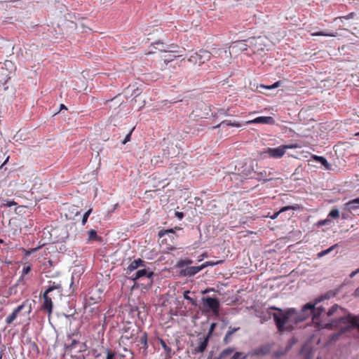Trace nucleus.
I'll return each instance as SVG.
<instances>
[{
    "instance_id": "a878e982",
    "label": "nucleus",
    "mask_w": 359,
    "mask_h": 359,
    "mask_svg": "<svg viewBox=\"0 0 359 359\" xmlns=\"http://www.w3.org/2000/svg\"><path fill=\"white\" fill-rule=\"evenodd\" d=\"M192 263L193 261L190 259H180L176 264V267L182 269L184 266H189Z\"/></svg>"
},
{
    "instance_id": "6e6d98bb",
    "label": "nucleus",
    "mask_w": 359,
    "mask_h": 359,
    "mask_svg": "<svg viewBox=\"0 0 359 359\" xmlns=\"http://www.w3.org/2000/svg\"><path fill=\"white\" fill-rule=\"evenodd\" d=\"M358 273V271H353L351 273L350 277L353 278L356 274Z\"/></svg>"
},
{
    "instance_id": "052dcab7",
    "label": "nucleus",
    "mask_w": 359,
    "mask_h": 359,
    "mask_svg": "<svg viewBox=\"0 0 359 359\" xmlns=\"http://www.w3.org/2000/svg\"><path fill=\"white\" fill-rule=\"evenodd\" d=\"M325 223V222L320 221L318 222V225H323Z\"/></svg>"
},
{
    "instance_id": "7ed1b4c3",
    "label": "nucleus",
    "mask_w": 359,
    "mask_h": 359,
    "mask_svg": "<svg viewBox=\"0 0 359 359\" xmlns=\"http://www.w3.org/2000/svg\"><path fill=\"white\" fill-rule=\"evenodd\" d=\"M54 290H57V294L61 295L62 291L61 285L53 283L52 285H50L48 287L43 294V303L41 306V309L46 311L49 317L51 316L53 312V304L52 298L48 294Z\"/></svg>"
},
{
    "instance_id": "49530a36",
    "label": "nucleus",
    "mask_w": 359,
    "mask_h": 359,
    "mask_svg": "<svg viewBox=\"0 0 359 359\" xmlns=\"http://www.w3.org/2000/svg\"><path fill=\"white\" fill-rule=\"evenodd\" d=\"M241 355H242V353H241V352H236L233 355V356L231 358V359H238Z\"/></svg>"
},
{
    "instance_id": "5fc2aeb1",
    "label": "nucleus",
    "mask_w": 359,
    "mask_h": 359,
    "mask_svg": "<svg viewBox=\"0 0 359 359\" xmlns=\"http://www.w3.org/2000/svg\"><path fill=\"white\" fill-rule=\"evenodd\" d=\"M140 93V90L139 88L134 90V94L135 96L138 95Z\"/></svg>"
},
{
    "instance_id": "0e129e2a",
    "label": "nucleus",
    "mask_w": 359,
    "mask_h": 359,
    "mask_svg": "<svg viewBox=\"0 0 359 359\" xmlns=\"http://www.w3.org/2000/svg\"><path fill=\"white\" fill-rule=\"evenodd\" d=\"M355 271H358V273H359V268L355 270Z\"/></svg>"
},
{
    "instance_id": "393cba45",
    "label": "nucleus",
    "mask_w": 359,
    "mask_h": 359,
    "mask_svg": "<svg viewBox=\"0 0 359 359\" xmlns=\"http://www.w3.org/2000/svg\"><path fill=\"white\" fill-rule=\"evenodd\" d=\"M338 247H339V244L336 243V244L332 245L331 247H330L329 248H327L325 250H322L321 252H319L317 254V256L319 258L323 257V256L327 255L329 253H330L331 252H332L334 249L337 248Z\"/></svg>"
},
{
    "instance_id": "774afa93",
    "label": "nucleus",
    "mask_w": 359,
    "mask_h": 359,
    "mask_svg": "<svg viewBox=\"0 0 359 359\" xmlns=\"http://www.w3.org/2000/svg\"><path fill=\"white\" fill-rule=\"evenodd\" d=\"M293 344H294V341H292V343L290 344V346H292Z\"/></svg>"
},
{
    "instance_id": "f3484780",
    "label": "nucleus",
    "mask_w": 359,
    "mask_h": 359,
    "mask_svg": "<svg viewBox=\"0 0 359 359\" xmlns=\"http://www.w3.org/2000/svg\"><path fill=\"white\" fill-rule=\"evenodd\" d=\"M316 163L320 164L319 167L325 170H330L332 169V164L323 156L316 155Z\"/></svg>"
},
{
    "instance_id": "f8f14e48",
    "label": "nucleus",
    "mask_w": 359,
    "mask_h": 359,
    "mask_svg": "<svg viewBox=\"0 0 359 359\" xmlns=\"http://www.w3.org/2000/svg\"><path fill=\"white\" fill-rule=\"evenodd\" d=\"M232 51L234 53L248 51L249 46L247 40L236 41L233 42L231 46Z\"/></svg>"
},
{
    "instance_id": "6e6552de",
    "label": "nucleus",
    "mask_w": 359,
    "mask_h": 359,
    "mask_svg": "<svg viewBox=\"0 0 359 359\" xmlns=\"http://www.w3.org/2000/svg\"><path fill=\"white\" fill-rule=\"evenodd\" d=\"M203 302L204 306L208 308V311H212L216 316L219 315L220 304L218 299L207 297L203 298Z\"/></svg>"
},
{
    "instance_id": "b1692460",
    "label": "nucleus",
    "mask_w": 359,
    "mask_h": 359,
    "mask_svg": "<svg viewBox=\"0 0 359 359\" xmlns=\"http://www.w3.org/2000/svg\"><path fill=\"white\" fill-rule=\"evenodd\" d=\"M159 342L162 346V348L164 349V351L165 353V355L167 358H170L172 356V349L170 347L168 346L165 341L162 339H159Z\"/></svg>"
},
{
    "instance_id": "f704fd0d",
    "label": "nucleus",
    "mask_w": 359,
    "mask_h": 359,
    "mask_svg": "<svg viewBox=\"0 0 359 359\" xmlns=\"http://www.w3.org/2000/svg\"><path fill=\"white\" fill-rule=\"evenodd\" d=\"M98 238L99 237L95 230L91 229L88 231V241L97 240Z\"/></svg>"
},
{
    "instance_id": "4d7b16f0",
    "label": "nucleus",
    "mask_w": 359,
    "mask_h": 359,
    "mask_svg": "<svg viewBox=\"0 0 359 359\" xmlns=\"http://www.w3.org/2000/svg\"><path fill=\"white\" fill-rule=\"evenodd\" d=\"M8 159H9V156H8L6 158V159L5 160V161L2 163V165L0 166V168H2L3 166L8 161Z\"/></svg>"
},
{
    "instance_id": "37998d69",
    "label": "nucleus",
    "mask_w": 359,
    "mask_h": 359,
    "mask_svg": "<svg viewBox=\"0 0 359 359\" xmlns=\"http://www.w3.org/2000/svg\"><path fill=\"white\" fill-rule=\"evenodd\" d=\"M16 205H17V203L15 202L14 201H6V203H4L3 206L12 207V206H14Z\"/></svg>"
},
{
    "instance_id": "338daca9",
    "label": "nucleus",
    "mask_w": 359,
    "mask_h": 359,
    "mask_svg": "<svg viewBox=\"0 0 359 359\" xmlns=\"http://www.w3.org/2000/svg\"><path fill=\"white\" fill-rule=\"evenodd\" d=\"M293 344H294V341H292V343L290 344V346H292Z\"/></svg>"
},
{
    "instance_id": "ddd939ff",
    "label": "nucleus",
    "mask_w": 359,
    "mask_h": 359,
    "mask_svg": "<svg viewBox=\"0 0 359 359\" xmlns=\"http://www.w3.org/2000/svg\"><path fill=\"white\" fill-rule=\"evenodd\" d=\"M300 354L304 359H311L313 357V346L311 340L306 342L302 348Z\"/></svg>"
},
{
    "instance_id": "79ce46f5",
    "label": "nucleus",
    "mask_w": 359,
    "mask_h": 359,
    "mask_svg": "<svg viewBox=\"0 0 359 359\" xmlns=\"http://www.w3.org/2000/svg\"><path fill=\"white\" fill-rule=\"evenodd\" d=\"M239 330V327H236V328H231V327H229V330L226 333V334H227V337H231L232 334L234 332H236L237 330Z\"/></svg>"
},
{
    "instance_id": "9d476101",
    "label": "nucleus",
    "mask_w": 359,
    "mask_h": 359,
    "mask_svg": "<svg viewBox=\"0 0 359 359\" xmlns=\"http://www.w3.org/2000/svg\"><path fill=\"white\" fill-rule=\"evenodd\" d=\"M86 349L85 343H80L76 339H72V342L65 348V353H81Z\"/></svg>"
},
{
    "instance_id": "2eb2a0df",
    "label": "nucleus",
    "mask_w": 359,
    "mask_h": 359,
    "mask_svg": "<svg viewBox=\"0 0 359 359\" xmlns=\"http://www.w3.org/2000/svg\"><path fill=\"white\" fill-rule=\"evenodd\" d=\"M274 120L271 116H259L253 120H250L246 122L247 124L251 123H263V124H271L273 123Z\"/></svg>"
},
{
    "instance_id": "09e8293b",
    "label": "nucleus",
    "mask_w": 359,
    "mask_h": 359,
    "mask_svg": "<svg viewBox=\"0 0 359 359\" xmlns=\"http://www.w3.org/2000/svg\"><path fill=\"white\" fill-rule=\"evenodd\" d=\"M215 323H212L211 325L210 329L209 332H208V334L207 335V336H209V337H210V335H211V334H212V331H213V330L215 328Z\"/></svg>"
},
{
    "instance_id": "cd10ccee",
    "label": "nucleus",
    "mask_w": 359,
    "mask_h": 359,
    "mask_svg": "<svg viewBox=\"0 0 359 359\" xmlns=\"http://www.w3.org/2000/svg\"><path fill=\"white\" fill-rule=\"evenodd\" d=\"M253 168L252 166L246 167L242 170V174L245 177H249L250 178H254L255 176H252L253 173Z\"/></svg>"
},
{
    "instance_id": "5701e85b",
    "label": "nucleus",
    "mask_w": 359,
    "mask_h": 359,
    "mask_svg": "<svg viewBox=\"0 0 359 359\" xmlns=\"http://www.w3.org/2000/svg\"><path fill=\"white\" fill-rule=\"evenodd\" d=\"M224 124H226V126H229L236 127V128H239L241 126V123H240L239 122L232 121L231 120H224V121H222L219 124H218L215 126H213L212 128L213 129L217 128Z\"/></svg>"
},
{
    "instance_id": "de8ad7c7",
    "label": "nucleus",
    "mask_w": 359,
    "mask_h": 359,
    "mask_svg": "<svg viewBox=\"0 0 359 359\" xmlns=\"http://www.w3.org/2000/svg\"><path fill=\"white\" fill-rule=\"evenodd\" d=\"M175 215L180 219H182L184 217V213L182 212H175Z\"/></svg>"
},
{
    "instance_id": "4c0bfd02",
    "label": "nucleus",
    "mask_w": 359,
    "mask_h": 359,
    "mask_svg": "<svg viewBox=\"0 0 359 359\" xmlns=\"http://www.w3.org/2000/svg\"><path fill=\"white\" fill-rule=\"evenodd\" d=\"M329 216L332 218H337L339 217V211L337 209H332L330 213Z\"/></svg>"
},
{
    "instance_id": "69168bd1",
    "label": "nucleus",
    "mask_w": 359,
    "mask_h": 359,
    "mask_svg": "<svg viewBox=\"0 0 359 359\" xmlns=\"http://www.w3.org/2000/svg\"><path fill=\"white\" fill-rule=\"evenodd\" d=\"M293 344H294V341H292V343L290 344V346H292Z\"/></svg>"
},
{
    "instance_id": "39448f33",
    "label": "nucleus",
    "mask_w": 359,
    "mask_h": 359,
    "mask_svg": "<svg viewBox=\"0 0 359 359\" xmlns=\"http://www.w3.org/2000/svg\"><path fill=\"white\" fill-rule=\"evenodd\" d=\"M297 147V144H283L276 148H267L263 151V154L270 158H280L285 155L287 149H296Z\"/></svg>"
},
{
    "instance_id": "3c124183",
    "label": "nucleus",
    "mask_w": 359,
    "mask_h": 359,
    "mask_svg": "<svg viewBox=\"0 0 359 359\" xmlns=\"http://www.w3.org/2000/svg\"><path fill=\"white\" fill-rule=\"evenodd\" d=\"M231 337H227V334H226L224 338V344H227L230 341Z\"/></svg>"
},
{
    "instance_id": "13d9d810",
    "label": "nucleus",
    "mask_w": 359,
    "mask_h": 359,
    "mask_svg": "<svg viewBox=\"0 0 359 359\" xmlns=\"http://www.w3.org/2000/svg\"><path fill=\"white\" fill-rule=\"evenodd\" d=\"M319 128H320L321 130H322V129H323V128H325V130H327V127H326L325 126H324V125H321V124L320 125Z\"/></svg>"
},
{
    "instance_id": "20e7f679",
    "label": "nucleus",
    "mask_w": 359,
    "mask_h": 359,
    "mask_svg": "<svg viewBox=\"0 0 359 359\" xmlns=\"http://www.w3.org/2000/svg\"><path fill=\"white\" fill-rule=\"evenodd\" d=\"M267 39L264 36L251 37L247 40L248 46L252 54L264 52L266 47Z\"/></svg>"
},
{
    "instance_id": "c03bdc74",
    "label": "nucleus",
    "mask_w": 359,
    "mask_h": 359,
    "mask_svg": "<svg viewBox=\"0 0 359 359\" xmlns=\"http://www.w3.org/2000/svg\"><path fill=\"white\" fill-rule=\"evenodd\" d=\"M131 133L132 131H130L128 134L126 135V136L125 137L124 140L122 142L123 144H126L130 140Z\"/></svg>"
},
{
    "instance_id": "ea45409f",
    "label": "nucleus",
    "mask_w": 359,
    "mask_h": 359,
    "mask_svg": "<svg viewBox=\"0 0 359 359\" xmlns=\"http://www.w3.org/2000/svg\"><path fill=\"white\" fill-rule=\"evenodd\" d=\"M91 211H92V210L90 209L87 212H86L85 214L83 215V218H82V222H81L83 225H84L86 223L88 218L91 213Z\"/></svg>"
},
{
    "instance_id": "bb28decb",
    "label": "nucleus",
    "mask_w": 359,
    "mask_h": 359,
    "mask_svg": "<svg viewBox=\"0 0 359 359\" xmlns=\"http://www.w3.org/2000/svg\"><path fill=\"white\" fill-rule=\"evenodd\" d=\"M78 355H74V353L67 352L65 353V359H85L84 356L81 353H78Z\"/></svg>"
},
{
    "instance_id": "8fccbe9b",
    "label": "nucleus",
    "mask_w": 359,
    "mask_h": 359,
    "mask_svg": "<svg viewBox=\"0 0 359 359\" xmlns=\"http://www.w3.org/2000/svg\"><path fill=\"white\" fill-rule=\"evenodd\" d=\"M278 86H279V83L276 82V83H273L272 86H268L267 88L271 89V88H277V87H278Z\"/></svg>"
},
{
    "instance_id": "6ab92c4d",
    "label": "nucleus",
    "mask_w": 359,
    "mask_h": 359,
    "mask_svg": "<svg viewBox=\"0 0 359 359\" xmlns=\"http://www.w3.org/2000/svg\"><path fill=\"white\" fill-rule=\"evenodd\" d=\"M154 275V273L152 271H148L147 269H143L138 270L136 273L133 274L130 277V278L133 280H136L140 278H142L144 276H147L148 278L152 277Z\"/></svg>"
},
{
    "instance_id": "c85d7f7f",
    "label": "nucleus",
    "mask_w": 359,
    "mask_h": 359,
    "mask_svg": "<svg viewBox=\"0 0 359 359\" xmlns=\"http://www.w3.org/2000/svg\"><path fill=\"white\" fill-rule=\"evenodd\" d=\"M294 209H295V208L293 206H285V207L282 208L278 212L273 213V215L272 216H270V217L272 219H275L278 217V216L279 215L280 213L285 212L286 210H294Z\"/></svg>"
},
{
    "instance_id": "f257e3e1",
    "label": "nucleus",
    "mask_w": 359,
    "mask_h": 359,
    "mask_svg": "<svg viewBox=\"0 0 359 359\" xmlns=\"http://www.w3.org/2000/svg\"><path fill=\"white\" fill-rule=\"evenodd\" d=\"M334 294L332 292L316 298V329H339L346 325H351L350 313L337 304L333 305L328 311L321 306L316 307L317 304L324 299H329Z\"/></svg>"
},
{
    "instance_id": "603ef678",
    "label": "nucleus",
    "mask_w": 359,
    "mask_h": 359,
    "mask_svg": "<svg viewBox=\"0 0 359 359\" xmlns=\"http://www.w3.org/2000/svg\"><path fill=\"white\" fill-rule=\"evenodd\" d=\"M353 295L355 297H359V286L355 289L354 293H353Z\"/></svg>"
},
{
    "instance_id": "9b49d317",
    "label": "nucleus",
    "mask_w": 359,
    "mask_h": 359,
    "mask_svg": "<svg viewBox=\"0 0 359 359\" xmlns=\"http://www.w3.org/2000/svg\"><path fill=\"white\" fill-rule=\"evenodd\" d=\"M218 54V57L221 61H219L218 63H221V65L227 66L231 62V53L229 50L221 48L219 49L217 52Z\"/></svg>"
},
{
    "instance_id": "a18cd8bd",
    "label": "nucleus",
    "mask_w": 359,
    "mask_h": 359,
    "mask_svg": "<svg viewBox=\"0 0 359 359\" xmlns=\"http://www.w3.org/2000/svg\"><path fill=\"white\" fill-rule=\"evenodd\" d=\"M315 35H316V36H334L332 34L325 33V32H316Z\"/></svg>"
},
{
    "instance_id": "680f3d73",
    "label": "nucleus",
    "mask_w": 359,
    "mask_h": 359,
    "mask_svg": "<svg viewBox=\"0 0 359 359\" xmlns=\"http://www.w3.org/2000/svg\"><path fill=\"white\" fill-rule=\"evenodd\" d=\"M4 243V241L0 238V243Z\"/></svg>"
},
{
    "instance_id": "a19ab883",
    "label": "nucleus",
    "mask_w": 359,
    "mask_h": 359,
    "mask_svg": "<svg viewBox=\"0 0 359 359\" xmlns=\"http://www.w3.org/2000/svg\"><path fill=\"white\" fill-rule=\"evenodd\" d=\"M107 357L106 359H114L115 353L110 351L109 349H106Z\"/></svg>"
},
{
    "instance_id": "4be33fe9",
    "label": "nucleus",
    "mask_w": 359,
    "mask_h": 359,
    "mask_svg": "<svg viewBox=\"0 0 359 359\" xmlns=\"http://www.w3.org/2000/svg\"><path fill=\"white\" fill-rule=\"evenodd\" d=\"M348 210H355L359 209V198L353 199L345 204Z\"/></svg>"
},
{
    "instance_id": "a211bd4d",
    "label": "nucleus",
    "mask_w": 359,
    "mask_h": 359,
    "mask_svg": "<svg viewBox=\"0 0 359 359\" xmlns=\"http://www.w3.org/2000/svg\"><path fill=\"white\" fill-rule=\"evenodd\" d=\"M144 264H145L144 261H143L140 258L133 260L128 266V268L126 269V273L130 274V273H132L133 271H135L137 268H139L140 266H144V265H145Z\"/></svg>"
},
{
    "instance_id": "864d4df0",
    "label": "nucleus",
    "mask_w": 359,
    "mask_h": 359,
    "mask_svg": "<svg viewBox=\"0 0 359 359\" xmlns=\"http://www.w3.org/2000/svg\"><path fill=\"white\" fill-rule=\"evenodd\" d=\"M353 15H354V13H351L348 15L342 17V18L348 20V19L352 18Z\"/></svg>"
},
{
    "instance_id": "2f4dec72",
    "label": "nucleus",
    "mask_w": 359,
    "mask_h": 359,
    "mask_svg": "<svg viewBox=\"0 0 359 359\" xmlns=\"http://www.w3.org/2000/svg\"><path fill=\"white\" fill-rule=\"evenodd\" d=\"M255 174L257 175V177H255L259 180H264V181L269 180L268 179H265L268 175L266 170H263L262 172H255Z\"/></svg>"
},
{
    "instance_id": "423d86ee",
    "label": "nucleus",
    "mask_w": 359,
    "mask_h": 359,
    "mask_svg": "<svg viewBox=\"0 0 359 359\" xmlns=\"http://www.w3.org/2000/svg\"><path fill=\"white\" fill-rule=\"evenodd\" d=\"M212 53L205 50H200L198 52L192 53L188 58V61L194 65L201 66L211 58Z\"/></svg>"
},
{
    "instance_id": "412c9836",
    "label": "nucleus",
    "mask_w": 359,
    "mask_h": 359,
    "mask_svg": "<svg viewBox=\"0 0 359 359\" xmlns=\"http://www.w3.org/2000/svg\"><path fill=\"white\" fill-rule=\"evenodd\" d=\"M270 352L269 347L263 346L253 350L252 354L255 355H265Z\"/></svg>"
},
{
    "instance_id": "dca6fc26",
    "label": "nucleus",
    "mask_w": 359,
    "mask_h": 359,
    "mask_svg": "<svg viewBox=\"0 0 359 359\" xmlns=\"http://www.w3.org/2000/svg\"><path fill=\"white\" fill-rule=\"evenodd\" d=\"M209 336H206L203 339L200 338L198 339V346L194 348L195 353H203L208 344Z\"/></svg>"
},
{
    "instance_id": "4468645a",
    "label": "nucleus",
    "mask_w": 359,
    "mask_h": 359,
    "mask_svg": "<svg viewBox=\"0 0 359 359\" xmlns=\"http://www.w3.org/2000/svg\"><path fill=\"white\" fill-rule=\"evenodd\" d=\"M147 337H148L147 333L146 332H144L138 337V340H137V346L140 347V349L143 350V353L144 355L147 354V348H148Z\"/></svg>"
},
{
    "instance_id": "e433bc0d",
    "label": "nucleus",
    "mask_w": 359,
    "mask_h": 359,
    "mask_svg": "<svg viewBox=\"0 0 359 359\" xmlns=\"http://www.w3.org/2000/svg\"><path fill=\"white\" fill-rule=\"evenodd\" d=\"M156 49H158L160 50V49H166V46L163 43V42H161V41H156L154 43H152V45Z\"/></svg>"
},
{
    "instance_id": "bf43d9fd",
    "label": "nucleus",
    "mask_w": 359,
    "mask_h": 359,
    "mask_svg": "<svg viewBox=\"0 0 359 359\" xmlns=\"http://www.w3.org/2000/svg\"><path fill=\"white\" fill-rule=\"evenodd\" d=\"M60 107V109H67V107L63 104H61Z\"/></svg>"
},
{
    "instance_id": "c756f323",
    "label": "nucleus",
    "mask_w": 359,
    "mask_h": 359,
    "mask_svg": "<svg viewBox=\"0 0 359 359\" xmlns=\"http://www.w3.org/2000/svg\"><path fill=\"white\" fill-rule=\"evenodd\" d=\"M175 229L180 230V227H175V229H169L161 230V231H158V236H159V238H162L163 236H164L166 234L174 233Z\"/></svg>"
},
{
    "instance_id": "e2e57ef3",
    "label": "nucleus",
    "mask_w": 359,
    "mask_h": 359,
    "mask_svg": "<svg viewBox=\"0 0 359 359\" xmlns=\"http://www.w3.org/2000/svg\"><path fill=\"white\" fill-rule=\"evenodd\" d=\"M320 2H322V3H323V2H324V1H327V0H320Z\"/></svg>"
},
{
    "instance_id": "aec40b11",
    "label": "nucleus",
    "mask_w": 359,
    "mask_h": 359,
    "mask_svg": "<svg viewBox=\"0 0 359 359\" xmlns=\"http://www.w3.org/2000/svg\"><path fill=\"white\" fill-rule=\"evenodd\" d=\"M349 330H351V326H349V325H346V326L341 327V330H339L337 333H334V334H332L330 335V342L332 343L333 341H337L342 334H344Z\"/></svg>"
},
{
    "instance_id": "1a4fd4ad",
    "label": "nucleus",
    "mask_w": 359,
    "mask_h": 359,
    "mask_svg": "<svg viewBox=\"0 0 359 359\" xmlns=\"http://www.w3.org/2000/svg\"><path fill=\"white\" fill-rule=\"evenodd\" d=\"M209 265H211V264L208 262H206L201 266H188L181 269L180 274L182 276H193Z\"/></svg>"
},
{
    "instance_id": "473e14b6",
    "label": "nucleus",
    "mask_w": 359,
    "mask_h": 359,
    "mask_svg": "<svg viewBox=\"0 0 359 359\" xmlns=\"http://www.w3.org/2000/svg\"><path fill=\"white\" fill-rule=\"evenodd\" d=\"M234 351V348H225L224 349L221 353H220V357L221 358H224V357H226L227 355L231 354Z\"/></svg>"
},
{
    "instance_id": "58836bf2",
    "label": "nucleus",
    "mask_w": 359,
    "mask_h": 359,
    "mask_svg": "<svg viewBox=\"0 0 359 359\" xmlns=\"http://www.w3.org/2000/svg\"><path fill=\"white\" fill-rule=\"evenodd\" d=\"M31 269H32L31 265H28L27 266H25L22 269V271L21 278H23L25 275H27V273H29L30 272Z\"/></svg>"
},
{
    "instance_id": "c9c22d12",
    "label": "nucleus",
    "mask_w": 359,
    "mask_h": 359,
    "mask_svg": "<svg viewBox=\"0 0 359 359\" xmlns=\"http://www.w3.org/2000/svg\"><path fill=\"white\" fill-rule=\"evenodd\" d=\"M40 248V247H38V248H31V249H25V248H22V250L23 252V254L25 255V256H29L31 254L35 252L36 251H37Z\"/></svg>"
},
{
    "instance_id": "72a5a7b5",
    "label": "nucleus",
    "mask_w": 359,
    "mask_h": 359,
    "mask_svg": "<svg viewBox=\"0 0 359 359\" xmlns=\"http://www.w3.org/2000/svg\"><path fill=\"white\" fill-rule=\"evenodd\" d=\"M177 46H175L174 44H171L169 46H166V49H160V51L161 52H169V53H177V51L175 50V48H177Z\"/></svg>"
},
{
    "instance_id": "0eeeda50",
    "label": "nucleus",
    "mask_w": 359,
    "mask_h": 359,
    "mask_svg": "<svg viewBox=\"0 0 359 359\" xmlns=\"http://www.w3.org/2000/svg\"><path fill=\"white\" fill-rule=\"evenodd\" d=\"M25 308H27V313H30L32 311V305L28 299L24 301L22 304L13 309L12 313L6 317L5 320L6 325H11L17 319L18 316Z\"/></svg>"
},
{
    "instance_id": "7c9ffc66",
    "label": "nucleus",
    "mask_w": 359,
    "mask_h": 359,
    "mask_svg": "<svg viewBox=\"0 0 359 359\" xmlns=\"http://www.w3.org/2000/svg\"><path fill=\"white\" fill-rule=\"evenodd\" d=\"M190 293V291L189 290H186L184 292V294H183V297L185 299L188 300L189 302V303L193 305V306H196L197 305V302L195 299L189 296V294Z\"/></svg>"
},
{
    "instance_id": "f03ea898",
    "label": "nucleus",
    "mask_w": 359,
    "mask_h": 359,
    "mask_svg": "<svg viewBox=\"0 0 359 359\" xmlns=\"http://www.w3.org/2000/svg\"><path fill=\"white\" fill-rule=\"evenodd\" d=\"M269 310H274L272 316L276 326L280 332H291L294 330L299 323H302L310 317L314 322V302H309L304 305L300 311L295 308H289L283 310L275 306L269 308Z\"/></svg>"
}]
</instances>
